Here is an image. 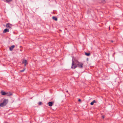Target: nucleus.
<instances>
[{
	"label": "nucleus",
	"instance_id": "39448f33",
	"mask_svg": "<svg viewBox=\"0 0 123 123\" xmlns=\"http://www.w3.org/2000/svg\"><path fill=\"white\" fill-rule=\"evenodd\" d=\"M22 63L24 64V66H25L27 64H28L27 61L26 60H24L22 61Z\"/></svg>",
	"mask_w": 123,
	"mask_h": 123
},
{
	"label": "nucleus",
	"instance_id": "7ed1b4c3",
	"mask_svg": "<svg viewBox=\"0 0 123 123\" xmlns=\"http://www.w3.org/2000/svg\"><path fill=\"white\" fill-rule=\"evenodd\" d=\"M77 64L76 63H75L74 62L73 60L72 61V66L71 68H72L75 69L77 67Z\"/></svg>",
	"mask_w": 123,
	"mask_h": 123
},
{
	"label": "nucleus",
	"instance_id": "a211bd4d",
	"mask_svg": "<svg viewBox=\"0 0 123 123\" xmlns=\"http://www.w3.org/2000/svg\"><path fill=\"white\" fill-rule=\"evenodd\" d=\"M103 118H104V116H102Z\"/></svg>",
	"mask_w": 123,
	"mask_h": 123
},
{
	"label": "nucleus",
	"instance_id": "f3484780",
	"mask_svg": "<svg viewBox=\"0 0 123 123\" xmlns=\"http://www.w3.org/2000/svg\"><path fill=\"white\" fill-rule=\"evenodd\" d=\"M78 101H81V100L80 99H78Z\"/></svg>",
	"mask_w": 123,
	"mask_h": 123
},
{
	"label": "nucleus",
	"instance_id": "20e7f679",
	"mask_svg": "<svg viewBox=\"0 0 123 123\" xmlns=\"http://www.w3.org/2000/svg\"><path fill=\"white\" fill-rule=\"evenodd\" d=\"M6 27L10 29H11V28L12 26V25L9 23L7 24L6 25Z\"/></svg>",
	"mask_w": 123,
	"mask_h": 123
},
{
	"label": "nucleus",
	"instance_id": "aec40b11",
	"mask_svg": "<svg viewBox=\"0 0 123 123\" xmlns=\"http://www.w3.org/2000/svg\"><path fill=\"white\" fill-rule=\"evenodd\" d=\"M111 42H113V41H111Z\"/></svg>",
	"mask_w": 123,
	"mask_h": 123
},
{
	"label": "nucleus",
	"instance_id": "ddd939ff",
	"mask_svg": "<svg viewBox=\"0 0 123 123\" xmlns=\"http://www.w3.org/2000/svg\"><path fill=\"white\" fill-rule=\"evenodd\" d=\"M85 54L87 56H89L90 55V53H85Z\"/></svg>",
	"mask_w": 123,
	"mask_h": 123
},
{
	"label": "nucleus",
	"instance_id": "9d476101",
	"mask_svg": "<svg viewBox=\"0 0 123 123\" xmlns=\"http://www.w3.org/2000/svg\"><path fill=\"white\" fill-rule=\"evenodd\" d=\"M96 103V101L95 100H94L92 102H91L90 104L91 105H93V104L94 103Z\"/></svg>",
	"mask_w": 123,
	"mask_h": 123
},
{
	"label": "nucleus",
	"instance_id": "0eeeda50",
	"mask_svg": "<svg viewBox=\"0 0 123 123\" xmlns=\"http://www.w3.org/2000/svg\"><path fill=\"white\" fill-rule=\"evenodd\" d=\"M12 95V93L10 92H7L6 93V95L7 96H10Z\"/></svg>",
	"mask_w": 123,
	"mask_h": 123
},
{
	"label": "nucleus",
	"instance_id": "423d86ee",
	"mask_svg": "<svg viewBox=\"0 0 123 123\" xmlns=\"http://www.w3.org/2000/svg\"><path fill=\"white\" fill-rule=\"evenodd\" d=\"M54 103V102H49L48 103L49 105L50 106H52Z\"/></svg>",
	"mask_w": 123,
	"mask_h": 123
},
{
	"label": "nucleus",
	"instance_id": "dca6fc26",
	"mask_svg": "<svg viewBox=\"0 0 123 123\" xmlns=\"http://www.w3.org/2000/svg\"><path fill=\"white\" fill-rule=\"evenodd\" d=\"M42 103L41 102H40L38 103V104L39 105H41L42 104Z\"/></svg>",
	"mask_w": 123,
	"mask_h": 123
},
{
	"label": "nucleus",
	"instance_id": "9b49d317",
	"mask_svg": "<svg viewBox=\"0 0 123 123\" xmlns=\"http://www.w3.org/2000/svg\"><path fill=\"white\" fill-rule=\"evenodd\" d=\"M6 93L5 92H3V91H1V94L2 95H6Z\"/></svg>",
	"mask_w": 123,
	"mask_h": 123
},
{
	"label": "nucleus",
	"instance_id": "6e6552de",
	"mask_svg": "<svg viewBox=\"0 0 123 123\" xmlns=\"http://www.w3.org/2000/svg\"><path fill=\"white\" fill-rule=\"evenodd\" d=\"M15 47V46L14 45H13L11 46L9 48L10 50L11 51Z\"/></svg>",
	"mask_w": 123,
	"mask_h": 123
},
{
	"label": "nucleus",
	"instance_id": "4468645a",
	"mask_svg": "<svg viewBox=\"0 0 123 123\" xmlns=\"http://www.w3.org/2000/svg\"><path fill=\"white\" fill-rule=\"evenodd\" d=\"M6 2H8L11 1L12 0H6Z\"/></svg>",
	"mask_w": 123,
	"mask_h": 123
},
{
	"label": "nucleus",
	"instance_id": "f257e3e1",
	"mask_svg": "<svg viewBox=\"0 0 123 123\" xmlns=\"http://www.w3.org/2000/svg\"><path fill=\"white\" fill-rule=\"evenodd\" d=\"M75 62L79 68H82L83 67V63L80 62L77 60L75 61Z\"/></svg>",
	"mask_w": 123,
	"mask_h": 123
},
{
	"label": "nucleus",
	"instance_id": "6ab92c4d",
	"mask_svg": "<svg viewBox=\"0 0 123 123\" xmlns=\"http://www.w3.org/2000/svg\"><path fill=\"white\" fill-rule=\"evenodd\" d=\"M66 92H68V91H67Z\"/></svg>",
	"mask_w": 123,
	"mask_h": 123
},
{
	"label": "nucleus",
	"instance_id": "1a4fd4ad",
	"mask_svg": "<svg viewBox=\"0 0 123 123\" xmlns=\"http://www.w3.org/2000/svg\"><path fill=\"white\" fill-rule=\"evenodd\" d=\"M9 29L7 28L5 29L3 31V33H4L6 32H9Z\"/></svg>",
	"mask_w": 123,
	"mask_h": 123
},
{
	"label": "nucleus",
	"instance_id": "f03ea898",
	"mask_svg": "<svg viewBox=\"0 0 123 123\" xmlns=\"http://www.w3.org/2000/svg\"><path fill=\"white\" fill-rule=\"evenodd\" d=\"M8 99H5L3 101V102L1 103L0 104V106L3 107L6 105L8 103Z\"/></svg>",
	"mask_w": 123,
	"mask_h": 123
},
{
	"label": "nucleus",
	"instance_id": "f8f14e48",
	"mask_svg": "<svg viewBox=\"0 0 123 123\" xmlns=\"http://www.w3.org/2000/svg\"><path fill=\"white\" fill-rule=\"evenodd\" d=\"M53 18L55 21H57V18L55 17H53Z\"/></svg>",
	"mask_w": 123,
	"mask_h": 123
},
{
	"label": "nucleus",
	"instance_id": "2eb2a0df",
	"mask_svg": "<svg viewBox=\"0 0 123 123\" xmlns=\"http://www.w3.org/2000/svg\"><path fill=\"white\" fill-rule=\"evenodd\" d=\"M25 68L23 70H21L20 72H24L25 70Z\"/></svg>",
	"mask_w": 123,
	"mask_h": 123
}]
</instances>
